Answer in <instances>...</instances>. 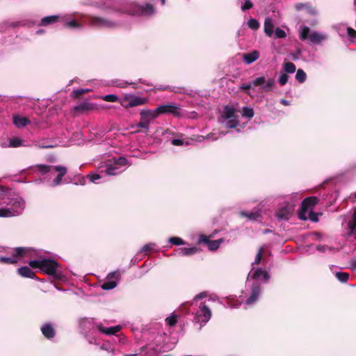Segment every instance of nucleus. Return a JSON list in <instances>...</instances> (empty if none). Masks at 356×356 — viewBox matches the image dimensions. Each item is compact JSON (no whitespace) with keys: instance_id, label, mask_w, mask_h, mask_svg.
<instances>
[{"instance_id":"nucleus-1","label":"nucleus","mask_w":356,"mask_h":356,"mask_svg":"<svg viewBox=\"0 0 356 356\" xmlns=\"http://www.w3.org/2000/svg\"><path fill=\"white\" fill-rule=\"evenodd\" d=\"M25 201L11 190L0 186V217L10 218L22 213Z\"/></svg>"},{"instance_id":"nucleus-2","label":"nucleus","mask_w":356,"mask_h":356,"mask_svg":"<svg viewBox=\"0 0 356 356\" xmlns=\"http://www.w3.org/2000/svg\"><path fill=\"white\" fill-rule=\"evenodd\" d=\"M29 264L31 268H39L42 272L49 275L58 276V264L54 260L38 258L29 261Z\"/></svg>"},{"instance_id":"nucleus-3","label":"nucleus","mask_w":356,"mask_h":356,"mask_svg":"<svg viewBox=\"0 0 356 356\" xmlns=\"http://www.w3.org/2000/svg\"><path fill=\"white\" fill-rule=\"evenodd\" d=\"M37 255L35 250L28 248H17L13 250V257H1L0 261L7 264H14L21 258H35Z\"/></svg>"},{"instance_id":"nucleus-4","label":"nucleus","mask_w":356,"mask_h":356,"mask_svg":"<svg viewBox=\"0 0 356 356\" xmlns=\"http://www.w3.org/2000/svg\"><path fill=\"white\" fill-rule=\"evenodd\" d=\"M38 168L42 175L49 174V175H53L56 172H58L57 177L51 184V186L53 187L57 186L61 184L63 177L67 172V168L61 165L49 166L46 165H38Z\"/></svg>"},{"instance_id":"nucleus-5","label":"nucleus","mask_w":356,"mask_h":356,"mask_svg":"<svg viewBox=\"0 0 356 356\" xmlns=\"http://www.w3.org/2000/svg\"><path fill=\"white\" fill-rule=\"evenodd\" d=\"M300 38L302 40H309L312 44H321L327 40V35L317 31H310L308 26H302L299 29Z\"/></svg>"},{"instance_id":"nucleus-6","label":"nucleus","mask_w":356,"mask_h":356,"mask_svg":"<svg viewBox=\"0 0 356 356\" xmlns=\"http://www.w3.org/2000/svg\"><path fill=\"white\" fill-rule=\"evenodd\" d=\"M110 162V163L106 165L105 170V174L107 175H120L125 170V167L128 165L127 159L123 156L113 158Z\"/></svg>"},{"instance_id":"nucleus-7","label":"nucleus","mask_w":356,"mask_h":356,"mask_svg":"<svg viewBox=\"0 0 356 356\" xmlns=\"http://www.w3.org/2000/svg\"><path fill=\"white\" fill-rule=\"evenodd\" d=\"M219 122L225 124L227 128L236 127L238 123V116L234 108L225 106L222 115L218 118Z\"/></svg>"},{"instance_id":"nucleus-8","label":"nucleus","mask_w":356,"mask_h":356,"mask_svg":"<svg viewBox=\"0 0 356 356\" xmlns=\"http://www.w3.org/2000/svg\"><path fill=\"white\" fill-rule=\"evenodd\" d=\"M148 101L149 99L147 97H143L132 94H126L123 98L120 99V102L124 108H128L145 104Z\"/></svg>"},{"instance_id":"nucleus-9","label":"nucleus","mask_w":356,"mask_h":356,"mask_svg":"<svg viewBox=\"0 0 356 356\" xmlns=\"http://www.w3.org/2000/svg\"><path fill=\"white\" fill-rule=\"evenodd\" d=\"M159 115L161 114H171L177 118H182L185 115L182 109L175 104H164L157 107Z\"/></svg>"},{"instance_id":"nucleus-10","label":"nucleus","mask_w":356,"mask_h":356,"mask_svg":"<svg viewBox=\"0 0 356 356\" xmlns=\"http://www.w3.org/2000/svg\"><path fill=\"white\" fill-rule=\"evenodd\" d=\"M318 203V199L316 197H309L305 198L301 204V210L299 212V218L302 220L307 219V211L312 210L313 207Z\"/></svg>"},{"instance_id":"nucleus-11","label":"nucleus","mask_w":356,"mask_h":356,"mask_svg":"<svg viewBox=\"0 0 356 356\" xmlns=\"http://www.w3.org/2000/svg\"><path fill=\"white\" fill-rule=\"evenodd\" d=\"M211 316V312L210 309L204 303H201L199 306V310L195 312V321L206 323L210 320Z\"/></svg>"},{"instance_id":"nucleus-12","label":"nucleus","mask_w":356,"mask_h":356,"mask_svg":"<svg viewBox=\"0 0 356 356\" xmlns=\"http://www.w3.org/2000/svg\"><path fill=\"white\" fill-rule=\"evenodd\" d=\"M252 86H261L262 90L265 92H268L275 84L273 79H266V76H262L254 79L252 81Z\"/></svg>"},{"instance_id":"nucleus-13","label":"nucleus","mask_w":356,"mask_h":356,"mask_svg":"<svg viewBox=\"0 0 356 356\" xmlns=\"http://www.w3.org/2000/svg\"><path fill=\"white\" fill-rule=\"evenodd\" d=\"M154 13V8L153 6L149 3H146L143 6L134 5L133 10L130 12L131 15H151Z\"/></svg>"},{"instance_id":"nucleus-14","label":"nucleus","mask_w":356,"mask_h":356,"mask_svg":"<svg viewBox=\"0 0 356 356\" xmlns=\"http://www.w3.org/2000/svg\"><path fill=\"white\" fill-rule=\"evenodd\" d=\"M89 24L97 28H113L115 23L106 18L90 17Z\"/></svg>"},{"instance_id":"nucleus-15","label":"nucleus","mask_w":356,"mask_h":356,"mask_svg":"<svg viewBox=\"0 0 356 356\" xmlns=\"http://www.w3.org/2000/svg\"><path fill=\"white\" fill-rule=\"evenodd\" d=\"M261 291L260 284L254 281L251 286V295L247 299L245 304L251 305L254 304L258 299Z\"/></svg>"},{"instance_id":"nucleus-16","label":"nucleus","mask_w":356,"mask_h":356,"mask_svg":"<svg viewBox=\"0 0 356 356\" xmlns=\"http://www.w3.org/2000/svg\"><path fill=\"white\" fill-rule=\"evenodd\" d=\"M222 241H223V239H222V238L215 240V241H210L209 239L208 236H207L205 235H201L199 238V243H203L207 244L208 246V248L212 251L217 250Z\"/></svg>"},{"instance_id":"nucleus-17","label":"nucleus","mask_w":356,"mask_h":356,"mask_svg":"<svg viewBox=\"0 0 356 356\" xmlns=\"http://www.w3.org/2000/svg\"><path fill=\"white\" fill-rule=\"evenodd\" d=\"M94 326L101 332L107 335L115 334L122 329V326L120 325L105 328L103 327L102 323H94Z\"/></svg>"},{"instance_id":"nucleus-18","label":"nucleus","mask_w":356,"mask_h":356,"mask_svg":"<svg viewBox=\"0 0 356 356\" xmlns=\"http://www.w3.org/2000/svg\"><path fill=\"white\" fill-rule=\"evenodd\" d=\"M250 277H251L254 280H263L264 281H267L270 277L266 270H264L261 268H259L254 271H251L249 273L248 282H249Z\"/></svg>"},{"instance_id":"nucleus-19","label":"nucleus","mask_w":356,"mask_h":356,"mask_svg":"<svg viewBox=\"0 0 356 356\" xmlns=\"http://www.w3.org/2000/svg\"><path fill=\"white\" fill-rule=\"evenodd\" d=\"M140 115L141 118L146 120L147 122L150 124L151 121L154 119H156L159 115L158 108L151 110V109H143L140 112Z\"/></svg>"},{"instance_id":"nucleus-20","label":"nucleus","mask_w":356,"mask_h":356,"mask_svg":"<svg viewBox=\"0 0 356 356\" xmlns=\"http://www.w3.org/2000/svg\"><path fill=\"white\" fill-rule=\"evenodd\" d=\"M239 215L242 217L247 218L249 220H257L261 216V209H254L252 211H241Z\"/></svg>"},{"instance_id":"nucleus-21","label":"nucleus","mask_w":356,"mask_h":356,"mask_svg":"<svg viewBox=\"0 0 356 356\" xmlns=\"http://www.w3.org/2000/svg\"><path fill=\"white\" fill-rule=\"evenodd\" d=\"M259 58V52L257 50H254L250 53L243 54V60L248 65L256 61Z\"/></svg>"},{"instance_id":"nucleus-22","label":"nucleus","mask_w":356,"mask_h":356,"mask_svg":"<svg viewBox=\"0 0 356 356\" xmlns=\"http://www.w3.org/2000/svg\"><path fill=\"white\" fill-rule=\"evenodd\" d=\"M13 118V124L17 128H23L29 123V120L26 117L15 115Z\"/></svg>"},{"instance_id":"nucleus-23","label":"nucleus","mask_w":356,"mask_h":356,"mask_svg":"<svg viewBox=\"0 0 356 356\" xmlns=\"http://www.w3.org/2000/svg\"><path fill=\"white\" fill-rule=\"evenodd\" d=\"M276 216L279 220H287L291 216V210L287 207L281 208L277 211Z\"/></svg>"},{"instance_id":"nucleus-24","label":"nucleus","mask_w":356,"mask_h":356,"mask_svg":"<svg viewBox=\"0 0 356 356\" xmlns=\"http://www.w3.org/2000/svg\"><path fill=\"white\" fill-rule=\"evenodd\" d=\"M264 29L266 35L271 37L273 35L274 24L271 18L265 19Z\"/></svg>"},{"instance_id":"nucleus-25","label":"nucleus","mask_w":356,"mask_h":356,"mask_svg":"<svg viewBox=\"0 0 356 356\" xmlns=\"http://www.w3.org/2000/svg\"><path fill=\"white\" fill-rule=\"evenodd\" d=\"M348 235H354L356 237V210L354 211L352 219L348 224Z\"/></svg>"},{"instance_id":"nucleus-26","label":"nucleus","mask_w":356,"mask_h":356,"mask_svg":"<svg viewBox=\"0 0 356 356\" xmlns=\"http://www.w3.org/2000/svg\"><path fill=\"white\" fill-rule=\"evenodd\" d=\"M41 331L43 335L48 339L52 338L55 335L54 329L50 324L48 323L42 326Z\"/></svg>"},{"instance_id":"nucleus-27","label":"nucleus","mask_w":356,"mask_h":356,"mask_svg":"<svg viewBox=\"0 0 356 356\" xmlns=\"http://www.w3.org/2000/svg\"><path fill=\"white\" fill-rule=\"evenodd\" d=\"M19 274L24 277L32 278L35 277V273L28 266H22L18 268Z\"/></svg>"},{"instance_id":"nucleus-28","label":"nucleus","mask_w":356,"mask_h":356,"mask_svg":"<svg viewBox=\"0 0 356 356\" xmlns=\"http://www.w3.org/2000/svg\"><path fill=\"white\" fill-rule=\"evenodd\" d=\"M197 252V248L195 247L191 248H181L177 249V253L181 256H188L194 254Z\"/></svg>"},{"instance_id":"nucleus-29","label":"nucleus","mask_w":356,"mask_h":356,"mask_svg":"<svg viewBox=\"0 0 356 356\" xmlns=\"http://www.w3.org/2000/svg\"><path fill=\"white\" fill-rule=\"evenodd\" d=\"M8 147H17L20 146H25L24 141L19 138L13 137L9 138L8 140Z\"/></svg>"},{"instance_id":"nucleus-30","label":"nucleus","mask_w":356,"mask_h":356,"mask_svg":"<svg viewBox=\"0 0 356 356\" xmlns=\"http://www.w3.org/2000/svg\"><path fill=\"white\" fill-rule=\"evenodd\" d=\"M58 19V15H51V16L44 17L41 19L40 24L42 26H46L49 24H53V23H55L56 22H57Z\"/></svg>"},{"instance_id":"nucleus-31","label":"nucleus","mask_w":356,"mask_h":356,"mask_svg":"<svg viewBox=\"0 0 356 356\" xmlns=\"http://www.w3.org/2000/svg\"><path fill=\"white\" fill-rule=\"evenodd\" d=\"M296 65L291 62H286L284 64V72L293 74L296 72Z\"/></svg>"},{"instance_id":"nucleus-32","label":"nucleus","mask_w":356,"mask_h":356,"mask_svg":"<svg viewBox=\"0 0 356 356\" xmlns=\"http://www.w3.org/2000/svg\"><path fill=\"white\" fill-rule=\"evenodd\" d=\"M177 318L178 316L172 313L170 316L165 318V322L169 326H174L177 322Z\"/></svg>"},{"instance_id":"nucleus-33","label":"nucleus","mask_w":356,"mask_h":356,"mask_svg":"<svg viewBox=\"0 0 356 356\" xmlns=\"http://www.w3.org/2000/svg\"><path fill=\"white\" fill-rule=\"evenodd\" d=\"M335 276L341 282H346L349 278L348 273L343 272H337L335 273Z\"/></svg>"},{"instance_id":"nucleus-34","label":"nucleus","mask_w":356,"mask_h":356,"mask_svg":"<svg viewBox=\"0 0 356 356\" xmlns=\"http://www.w3.org/2000/svg\"><path fill=\"white\" fill-rule=\"evenodd\" d=\"M306 74L302 70H298L296 74V79L300 83H303L306 80Z\"/></svg>"},{"instance_id":"nucleus-35","label":"nucleus","mask_w":356,"mask_h":356,"mask_svg":"<svg viewBox=\"0 0 356 356\" xmlns=\"http://www.w3.org/2000/svg\"><path fill=\"white\" fill-rule=\"evenodd\" d=\"M117 286V282L115 281H106L102 284V288L104 290H111Z\"/></svg>"},{"instance_id":"nucleus-36","label":"nucleus","mask_w":356,"mask_h":356,"mask_svg":"<svg viewBox=\"0 0 356 356\" xmlns=\"http://www.w3.org/2000/svg\"><path fill=\"white\" fill-rule=\"evenodd\" d=\"M242 115L248 118H252L254 116V111L249 107H243Z\"/></svg>"},{"instance_id":"nucleus-37","label":"nucleus","mask_w":356,"mask_h":356,"mask_svg":"<svg viewBox=\"0 0 356 356\" xmlns=\"http://www.w3.org/2000/svg\"><path fill=\"white\" fill-rule=\"evenodd\" d=\"M102 98L104 101L108 102H117L119 101L118 97L116 95L113 94L104 95Z\"/></svg>"},{"instance_id":"nucleus-38","label":"nucleus","mask_w":356,"mask_h":356,"mask_svg":"<svg viewBox=\"0 0 356 356\" xmlns=\"http://www.w3.org/2000/svg\"><path fill=\"white\" fill-rule=\"evenodd\" d=\"M248 26L253 30H257L259 27V22L255 19H250L248 22Z\"/></svg>"},{"instance_id":"nucleus-39","label":"nucleus","mask_w":356,"mask_h":356,"mask_svg":"<svg viewBox=\"0 0 356 356\" xmlns=\"http://www.w3.org/2000/svg\"><path fill=\"white\" fill-rule=\"evenodd\" d=\"M88 178L90 179L91 182L98 183L97 180L103 178V175L96 173L90 174L88 175Z\"/></svg>"},{"instance_id":"nucleus-40","label":"nucleus","mask_w":356,"mask_h":356,"mask_svg":"<svg viewBox=\"0 0 356 356\" xmlns=\"http://www.w3.org/2000/svg\"><path fill=\"white\" fill-rule=\"evenodd\" d=\"M169 242L175 245H180L185 244V242L179 237H171L169 238Z\"/></svg>"},{"instance_id":"nucleus-41","label":"nucleus","mask_w":356,"mask_h":356,"mask_svg":"<svg viewBox=\"0 0 356 356\" xmlns=\"http://www.w3.org/2000/svg\"><path fill=\"white\" fill-rule=\"evenodd\" d=\"M171 143L175 146H182V145H188V141H186L184 139H179V138L172 140Z\"/></svg>"},{"instance_id":"nucleus-42","label":"nucleus","mask_w":356,"mask_h":356,"mask_svg":"<svg viewBox=\"0 0 356 356\" xmlns=\"http://www.w3.org/2000/svg\"><path fill=\"white\" fill-rule=\"evenodd\" d=\"M273 34L275 38H284L286 35L285 31L280 28H277L275 33L273 32Z\"/></svg>"},{"instance_id":"nucleus-43","label":"nucleus","mask_w":356,"mask_h":356,"mask_svg":"<svg viewBox=\"0 0 356 356\" xmlns=\"http://www.w3.org/2000/svg\"><path fill=\"white\" fill-rule=\"evenodd\" d=\"M288 79H289V76L288 75L284 72H280V78H279V83L281 86H284L285 85L287 81H288Z\"/></svg>"},{"instance_id":"nucleus-44","label":"nucleus","mask_w":356,"mask_h":356,"mask_svg":"<svg viewBox=\"0 0 356 356\" xmlns=\"http://www.w3.org/2000/svg\"><path fill=\"white\" fill-rule=\"evenodd\" d=\"M149 124H150L149 122L140 118V122L136 126V127H140L147 130L149 129Z\"/></svg>"},{"instance_id":"nucleus-45","label":"nucleus","mask_w":356,"mask_h":356,"mask_svg":"<svg viewBox=\"0 0 356 356\" xmlns=\"http://www.w3.org/2000/svg\"><path fill=\"white\" fill-rule=\"evenodd\" d=\"M307 219H310L313 222L318 221V216L317 213L312 211V210H310L309 211H307Z\"/></svg>"},{"instance_id":"nucleus-46","label":"nucleus","mask_w":356,"mask_h":356,"mask_svg":"<svg viewBox=\"0 0 356 356\" xmlns=\"http://www.w3.org/2000/svg\"><path fill=\"white\" fill-rule=\"evenodd\" d=\"M252 87V83H245L240 86L239 88L242 90L245 91L248 94H250L249 90Z\"/></svg>"},{"instance_id":"nucleus-47","label":"nucleus","mask_w":356,"mask_h":356,"mask_svg":"<svg viewBox=\"0 0 356 356\" xmlns=\"http://www.w3.org/2000/svg\"><path fill=\"white\" fill-rule=\"evenodd\" d=\"M65 25L72 29L81 28V26L75 20H71L65 23Z\"/></svg>"},{"instance_id":"nucleus-48","label":"nucleus","mask_w":356,"mask_h":356,"mask_svg":"<svg viewBox=\"0 0 356 356\" xmlns=\"http://www.w3.org/2000/svg\"><path fill=\"white\" fill-rule=\"evenodd\" d=\"M155 246V244L154 243H148V244H146L142 248H141V252H150L153 250L154 247Z\"/></svg>"},{"instance_id":"nucleus-49","label":"nucleus","mask_w":356,"mask_h":356,"mask_svg":"<svg viewBox=\"0 0 356 356\" xmlns=\"http://www.w3.org/2000/svg\"><path fill=\"white\" fill-rule=\"evenodd\" d=\"M347 33L351 40L354 42V40L356 39V31L351 28H348Z\"/></svg>"},{"instance_id":"nucleus-50","label":"nucleus","mask_w":356,"mask_h":356,"mask_svg":"<svg viewBox=\"0 0 356 356\" xmlns=\"http://www.w3.org/2000/svg\"><path fill=\"white\" fill-rule=\"evenodd\" d=\"M253 6L252 3L250 0H246L241 6L242 10L250 9Z\"/></svg>"},{"instance_id":"nucleus-51","label":"nucleus","mask_w":356,"mask_h":356,"mask_svg":"<svg viewBox=\"0 0 356 356\" xmlns=\"http://www.w3.org/2000/svg\"><path fill=\"white\" fill-rule=\"evenodd\" d=\"M90 91V89H83V88H81V89H77V90H74V93L75 94V95L77 97V96H79L85 92H88Z\"/></svg>"},{"instance_id":"nucleus-52","label":"nucleus","mask_w":356,"mask_h":356,"mask_svg":"<svg viewBox=\"0 0 356 356\" xmlns=\"http://www.w3.org/2000/svg\"><path fill=\"white\" fill-rule=\"evenodd\" d=\"M208 294L207 292H202L199 294H197L195 298H194V300L195 301H197L198 300H201L202 298H204L206 297H207Z\"/></svg>"},{"instance_id":"nucleus-53","label":"nucleus","mask_w":356,"mask_h":356,"mask_svg":"<svg viewBox=\"0 0 356 356\" xmlns=\"http://www.w3.org/2000/svg\"><path fill=\"white\" fill-rule=\"evenodd\" d=\"M316 249L319 251V252H326L327 250H330V248L327 246V245H319L316 247Z\"/></svg>"},{"instance_id":"nucleus-54","label":"nucleus","mask_w":356,"mask_h":356,"mask_svg":"<svg viewBox=\"0 0 356 356\" xmlns=\"http://www.w3.org/2000/svg\"><path fill=\"white\" fill-rule=\"evenodd\" d=\"M261 254H262V249H259V250L256 256L254 264H259L260 262L261 259Z\"/></svg>"},{"instance_id":"nucleus-55","label":"nucleus","mask_w":356,"mask_h":356,"mask_svg":"<svg viewBox=\"0 0 356 356\" xmlns=\"http://www.w3.org/2000/svg\"><path fill=\"white\" fill-rule=\"evenodd\" d=\"M100 348L106 351H110L111 350V346L108 344H103L101 346Z\"/></svg>"},{"instance_id":"nucleus-56","label":"nucleus","mask_w":356,"mask_h":356,"mask_svg":"<svg viewBox=\"0 0 356 356\" xmlns=\"http://www.w3.org/2000/svg\"><path fill=\"white\" fill-rule=\"evenodd\" d=\"M350 268L353 270H356V259L351 261Z\"/></svg>"},{"instance_id":"nucleus-57","label":"nucleus","mask_w":356,"mask_h":356,"mask_svg":"<svg viewBox=\"0 0 356 356\" xmlns=\"http://www.w3.org/2000/svg\"><path fill=\"white\" fill-rule=\"evenodd\" d=\"M307 10H308V12L312 15H316L317 13L316 9L312 7H308Z\"/></svg>"},{"instance_id":"nucleus-58","label":"nucleus","mask_w":356,"mask_h":356,"mask_svg":"<svg viewBox=\"0 0 356 356\" xmlns=\"http://www.w3.org/2000/svg\"><path fill=\"white\" fill-rule=\"evenodd\" d=\"M39 147L40 148H50V147H53L54 145H49V144H47V145H39Z\"/></svg>"},{"instance_id":"nucleus-59","label":"nucleus","mask_w":356,"mask_h":356,"mask_svg":"<svg viewBox=\"0 0 356 356\" xmlns=\"http://www.w3.org/2000/svg\"><path fill=\"white\" fill-rule=\"evenodd\" d=\"M303 8H304V5H303V4L298 3V4H296V10H302Z\"/></svg>"},{"instance_id":"nucleus-60","label":"nucleus","mask_w":356,"mask_h":356,"mask_svg":"<svg viewBox=\"0 0 356 356\" xmlns=\"http://www.w3.org/2000/svg\"><path fill=\"white\" fill-rule=\"evenodd\" d=\"M280 102H281L283 105H284V106H288V105H289V102H288L287 100H286V99H281V100H280Z\"/></svg>"},{"instance_id":"nucleus-61","label":"nucleus","mask_w":356,"mask_h":356,"mask_svg":"<svg viewBox=\"0 0 356 356\" xmlns=\"http://www.w3.org/2000/svg\"><path fill=\"white\" fill-rule=\"evenodd\" d=\"M116 274L115 272H112V273H110L108 275V278H113L114 277L115 275Z\"/></svg>"},{"instance_id":"nucleus-62","label":"nucleus","mask_w":356,"mask_h":356,"mask_svg":"<svg viewBox=\"0 0 356 356\" xmlns=\"http://www.w3.org/2000/svg\"><path fill=\"white\" fill-rule=\"evenodd\" d=\"M42 32H43V31H42V30H38V31H37V32H36V33H37L38 34H40V33H42Z\"/></svg>"},{"instance_id":"nucleus-63","label":"nucleus","mask_w":356,"mask_h":356,"mask_svg":"<svg viewBox=\"0 0 356 356\" xmlns=\"http://www.w3.org/2000/svg\"><path fill=\"white\" fill-rule=\"evenodd\" d=\"M161 4L164 5L165 3V0H161Z\"/></svg>"},{"instance_id":"nucleus-64","label":"nucleus","mask_w":356,"mask_h":356,"mask_svg":"<svg viewBox=\"0 0 356 356\" xmlns=\"http://www.w3.org/2000/svg\"><path fill=\"white\" fill-rule=\"evenodd\" d=\"M270 232V230H269V229H266L264 232V233H268V232Z\"/></svg>"}]
</instances>
